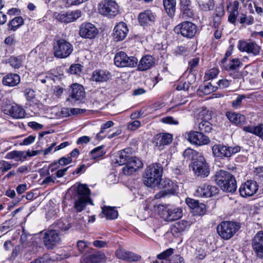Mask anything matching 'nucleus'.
<instances>
[{"label":"nucleus","instance_id":"f257e3e1","mask_svg":"<svg viewBox=\"0 0 263 263\" xmlns=\"http://www.w3.org/2000/svg\"><path fill=\"white\" fill-rule=\"evenodd\" d=\"M162 173L163 168L160 164L155 163L149 165L145 169L143 176L144 184L149 187L158 185L161 180Z\"/></svg>","mask_w":263,"mask_h":263},{"label":"nucleus","instance_id":"412c9836","mask_svg":"<svg viewBox=\"0 0 263 263\" xmlns=\"http://www.w3.org/2000/svg\"><path fill=\"white\" fill-rule=\"evenodd\" d=\"M81 16V11L77 10L71 12H64L58 13L55 18L57 20L61 22L69 23L72 22Z\"/></svg>","mask_w":263,"mask_h":263},{"label":"nucleus","instance_id":"423d86ee","mask_svg":"<svg viewBox=\"0 0 263 263\" xmlns=\"http://www.w3.org/2000/svg\"><path fill=\"white\" fill-rule=\"evenodd\" d=\"M98 11L100 14L111 18L119 13V6L114 1L104 0L99 4Z\"/></svg>","mask_w":263,"mask_h":263},{"label":"nucleus","instance_id":"f3484780","mask_svg":"<svg viewBox=\"0 0 263 263\" xmlns=\"http://www.w3.org/2000/svg\"><path fill=\"white\" fill-rule=\"evenodd\" d=\"M142 166L143 163L139 158L132 157L126 165L122 168V172L125 175H130Z\"/></svg>","mask_w":263,"mask_h":263},{"label":"nucleus","instance_id":"774afa93","mask_svg":"<svg viewBox=\"0 0 263 263\" xmlns=\"http://www.w3.org/2000/svg\"><path fill=\"white\" fill-rule=\"evenodd\" d=\"M187 51V48L183 46H178L174 50L176 55H180L185 53Z\"/></svg>","mask_w":263,"mask_h":263},{"label":"nucleus","instance_id":"6e6d98bb","mask_svg":"<svg viewBox=\"0 0 263 263\" xmlns=\"http://www.w3.org/2000/svg\"><path fill=\"white\" fill-rule=\"evenodd\" d=\"M24 93L27 100L29 101H32L35 97L34 91L31 89H26Z\"/></svg>","mask_w":263,"mask_h":263},{"label":"nucleus","instance_id":"37998d69","mask_svg":"<svg viewBox=\"0 0 263 263\" xmlns=\"http://www.w3.org/2000/svg\"><path fill=\"white\" fill-rule=\"evenodd\" d=\"M114 123L111 121H109L106 122L105 123L102 125L101 127V130L99 133L97 134L96 135V137L97 139L101 140L102 139L103 136H101V134H103L104 132V130L107 128H109L112 127L114 125Z\"/></svg>","mask_w":263,"mask_h":263},{"label":"nucleus","instance_id":"c85d7f7f","mask_svg":"<svg viewBox=\"0 0 263 263\" xmlns=\"http://www.w3.org/2000/svg\"><path fill=\"white\" fill-rule=\"evenodd\" d=\"M2 83L5 86H15L20 83V77L16 73H8L3 77Z\"/></svg>","mask_w":263,"mask_h":263},{"label":"nucleus","instance_id":"dca6fc26","mask_svg":"<svg viewBox=\"0 0 263 263\" xmlns=\"http://www.w3.org/2000/svg\"><path fill=\"white\" fill-rule=\"evenodd\" d=\"M98 33L96 26L89 23H83L80 27V35L86 39H91L94 38Z\"/></svg>","mask_w":263,"mask_h":263},{"label":"nucleus","instance_id":"8fccbe9b","mask_svg":"<svg viewBox=\"0 0 263 263\" xmlns=\"http://www.w3.org/2000/svg\"><path fill=\"white\" fill-rule=\"evenodd\" d=\"M241 64V62L238 59H233L230 64L229 68L227 69L230 70H234L237 69L238 67H240Z\"/></svg>","mask_w":263,"mask_h":263},{"label":"nucleus","instance_id":"473e14b6","mask_svg":"<svg viewBox=\"0 0 263 263\" xmlns=\"http://www.w3.org/2000/svg\"><path fill=\"white\" fill-rule=\"evenodd\" d=\"M110 77V73L108 72L96 70L92 73V79L96 82H103L108 80Z\"/></svg>","mask_w":263,"mask_h":263},{"label":"nucleus","instance_id":"20e7f679","mask_svg":"<svg viewBox=\"0 0 263 263\" xmlns=\"http://www.w3.org/2000/svg\"><path fill=\"white\" fill-rule=\"evenodd\" d=\"M73 50L72 45L64 39L55 40L53 45L54 55L58 58H67L71 54Z\"/></svg>","mask_w":263,"mask_h":263},{"label":"nucleus","instance_id":"052dcab7","mask_svg":"<svg viewBox=\"0 0 263 263\" xmlns=\"http://www.w3.org/2000/svg\"><path fill=\"white\" fill-rule=\"evenodd\" d=\"M219 73V70L217 69L212 68L210 69L206 74L207 79H213L215 78Z\"/></svg>","mask_w":263,"mask_h":263},{"label":"nucleus","instance_id":"3c124183","mask_svg":"<svg viewBox=\"0 0 263 263\" xmlns=\"http://www.w3.org/2000/svg\"><path fill=\"white\" fill-rule=\"evenodd\" d=\"M174 250L170 248L162 252L161 253L157 255V258L160 260L166 259L173 253Z\"/></svg>","mask_w":263,"mask_h":263},{"label":"nucleus","instance_id":"2eb2a0df","mask_svg":"<svg viewBox=\"0 0 263 263\" xmlns=\"http://www.w3.org/2000/svg\"><path fill=\"white\" fill-rule=\"evenodd\" d=\"M85 97V91L83 86L78 84H73L71 86L70 95L67 101L74 103L77 101L81 100Z\"/></svg>","mask_w":263,"mask_h":263},{"label":"nucleus","instance_id":"9d476101","mask_svg":"<svg viewBox=\"0 0 263 263\" xmlns=\"http://www.w3.org/2000/svg\"><path fill=\"white\" fill-rule=\"evenodd\" d=\"M43 240L47 249L53 250L60 245L62 238L60 233L57 230H51L44 233Z\"/></svg>","mask_w":263,"mask_h":263},{"label":"nucleus","instance_id":"a19ab883","mask_svg":"<svg viewBox=\"0 0 263 263\" xmlns=\"http://www.w3.org/2000/svg\"><path fill=\"white\" fill-rule=\"evenodd\" d=\"M238 20L240 24H246L248 25H252L254 22V18L252 16L247 15L245 14H241Z\"/></svg>","mask_w":263,"mask_h":263},{"label":"nucleus","instance_id":"0e129e2a","mask_svg":"<svg viewBox=\"0 0 263 263\" xmlns=\"http://www.w3.org/2000/svg\"><path fill=\"white\" fill-rule=\"evenodd\" d=\"M77 247L80 252H83L87 247V242L83 240H79L77 242Z\"/></svg>","mask_w":263,"mask_h":263},{"label":"nucleus","instance_id":"b1692460","mask_svg":"<svg viewBox=\"0 0 263 263\" xmlns=\"http://www.w3.org/2000/svg\"><path fill=\"white\" fill-rule=\"evenodd\" d=\"M128 32V29L125 23H119L115 27L113 32V37L116 41L124 40Z\"/></svg>","mask_w":263,"mask_h":263},{"label":"nucleus","instance_id":"09e8293b","mask_svg":"<svg viewBox=\"0 0 263 263\" xmlns=\"http://www.w3.org/2000/svg\"><path fill=\"white\" fill-rule=\"evenodd\" d=\"M256 173L255 179L258 181V183L263 185V167H260L256 168Z\"/></svg>","mask_w":263,"mask_h":263},{"label":"nucleus","instance_id":"79ce46f5","mask_svg":"<svg viewBox=\"0 0 263 263\" xmlns=\"http://www.w3.org/2000/svg\"><path fill=\"white\" fill-rule=\"evenodd\" d=\"M103 148V146H100L92 149L90 152L91 157L95 159L103 156L105 154Z\"/></svg>","mask_w":263,"mask_h":263},{"label":"nucleus","instance_id":"4be33fe9","mask_svg":"<svg viewBox=\"0 0 263 263\" xmlns=\"http://www.w3.org/2000/svg\"><path fill=\"white\" fill-rule=\"evenodd\" d=\"M115 256L118 259L128 261H137L141 259L140 255L122 248H119L116 250Z\"/></svg>","mask_w":263,"mask_h":263},{"label":"nucleus","instance_id":"ea45409f","mask_svg":"<svg viewBox=\"0 0 263 263\" xmlns=\"http://www.w3.org/2000/svg\"><path fill=\"white\" fill-rule=\"evenodd\" d=\"M198 129L202 133H209L212 130V125L209 122L203 120L199 123Z\"/></svg>","mask_w":263,"mask_h":263},{"label":"nucleus","instance_id":"4468645a","mask_svg":"<svg viewBox=\"0 0 263 263\" xmlns=\"http://www.w3.org/2000/svg\"><path fill=\"white\" fill-rule=\"evenodd\" d=\"M258 189L257 182L253 180H248L242 184L239 189L240 195L243 197L253 196Z\"/></svg>","mask_w":263,"mask_h":263},{"label":"nucleus","instance_id":"338daca9","mask_svg":"<svg viewBox=\"0 0 263 263\" xmlns=\"http://www.w3.org/2000/svg\"><path fill=\"white\" fill-rule=\"evenodd\" d=\"M35 139V136L30 135L28 137L26 138L25 139H24L22 144L24 145H29L32 143L34 141Z\"/></svg>","mask_w":263,"mask_h":263},{"label":"nucleus","instance_id":"5701e85b","mask_svg":"<svg viewBox=\"0 0 263 263\" xmlns=\"http://www.w3.org/2000/svg\"><path fill=\"white\" fill-rule=\"evenodd\" d=\"M155 18L156 15L155 14L148 10L140 13L138 16L139 22L143 27L154 24Z\"/></svg>","mask_w":263,"mask_h":263},{"label":"nucleus","instance_id":"cd10ccee","mask_svg":"<svg viewBox=\"0 0 263 263\" xmlns=\"http://www.w3.org/2000/svg\"><path fill=\"white\" fill-rule=\"evenodd\" d=\"M131 149L129 148H125L118 152L116 158V163L120 165H126L128 161L132 157L130 156Z\"/></svg>","mask_w":263,"mask_h":263},{"label":"nucleus","instance_id":"393cba45","mask_svg":"<svg viewBox=\"0 0 263 263\" xmlns=\"http://www.w3.org/2000/svg\"><path fill=\"white\" fill-rule=\"evenodd\" d=\"M105 255L103 253L96 252L92 254H84L81 259V263H99L104 260Z\"/></svg>","mask_w":263,"mask_h":263},{"label":"nucleus","instance_id":"49530a36","mask_svg":"<svg viewBox=\"0 0 263 263\" xmlns=\"http://www.w3.org/2000/svg\"><path fill=\"white\" fill-rule=\"evenodd\" d=\"M82 70V66L79 64H72L69 68L68 72L72 74H79Z\"/></svg>","mask_w":263,"mask_h":263},{"label":"nucleus","instance_id":"c756f323","mask_svg":"<svg viewBox=\"0 0 263 263\" xmlns=\"http://www.w3.org/2000/svg\"><path fill=\"white\" fill-rule=\"evenodd\" d=\"M173 140V136L168 133L157 134L154 138V142L156 146H160L170 144Z\"/></svg>","mask_w":263,"mask_h":263},{"label":"nucleus","instance_id":"bf43d9fd","mask_svg":"<svg viewBox=\"0 0 263 263\" xmlns=\"http://www.w3.org/2000/svg\"><path fill=\"white\" fill-rule=\"evenodd\" d=\"M229 15L228 16V21L232 24H235L236 21V18L238 15V12L229 11Z\"/></svg>","mask_w":263,"mask_h":263},{"label":"nucleus","instance_id":"1a4fd4ad","mask_svg":"<svg viewBox=\"0 0 263 263\" xmlns=\"http://www.w3.org/2000/svg\"><path fill=\"white\" fill-rule=\"evenodd\" d=\"M174 30L177 34L183 37L191 39L197 32V26L191 22H183L175 27Z\"/></svg>","mask_w":263,"mask_h":263},{"label":"nucleus","instance_id":"864d4df0","mask_svg":"<svg viewBox=\"0 0 263 263\" xmlns=\"http://www.w3.org/2000/svg\"><path fill=\"white\" fill-rule=\"evenodd\" d=\"M217 89V87L212 86L211 83H209L203 87L202 89L203 92L205 94H209L211 92L215 91Z\"/></svg>","mask_w":263,"mask_h":263},{"label":"nucleus","instance_id":"a18cd8bd","mask_svg":"<svg viewBox=\"0 0 263 263\" xmlns=\"http://www.w3.org/2000/svg\"><path fill=\"white\" fill-rule=\"evenodd\" d=\"M54 227L60 230L66 231L71 227V225L67 221L64 222L62 220H58L54 223Z\"/></svg>","mask_w":263,"mask_h":263},{"label":"nucleus","instance_id":"e433bc0d","mask_svg":"<svg viewBox=\"0 0 263 263\" xmlns=\"http://www.w3.org/2000/svg\"><path fill=\"white\" fill-rule=\"evenodd\" d=\"M183 155L185 158L191 159L193 163L195 159L198 158L202 154L193 149L189 148L184 151Z\"/></svg>","mask_w":263,"mask_h":263},{"label":"nucleus","instance_id":"c03bdc74","mask_svg":"<svg viewBox=\"0 0 263 263\" xmlns=\"http://www.w3.org/2000/svg\"><path fill=\"white\" fill-rule=\"evenodd\" d=\"M260 124L256 126H247L243 127L244 131L255 134L259 136Z\"/></svg>","mask_w":263,"mask_h":263},{"label":"nucleus","instance_id":"de8ad7c7","mask_svg":"<svg viewBox=\"0 0 263 263\" xmlns=\"http://www.w3.org/2000/svg\"><path fill=\"white\" fill-rule=\"evenodd\" d=\"M205 205L203 203H199L197 206L192 211L194 215H201L205 213Z\"/></svg>","mask_w":263,"mask_h":263},{"label":"nucleus","instance_id":"0eeeda50","mask_svg":"<svg viewBox=\"0 0 263 263\" xmlns=\"http://www.w3.org/2000/svg\"><path fill=\"white\" fill-rule=\"evenodd\" d=\"M241 147L238 145L229 146L223 144H215L212 147L213 154L221 158H229L240 152Z\"/></svg>","mask_w":263,"mask_h":263},{"label":"nucleus","instance_id":"72a5a7b5","mask_svg":"<svg viewBox=\"0 0 263 263\" xmlns=\"http://www.w3.org/2000/svg\"><path fill=\"white\" fill-rule=\"evenodd\" d=\"M102 214L107 219L112 220L117 218L118 212L115 207L104 206L102 208Z\"/></svg>","mask_w":263,"mask_h":263},{"label":"nucleus","instance_id":"69168bd1","mask_svg":"<svg viewBox=\"0 0 263 263\" xmlns=\"http://www.w3.org/2000/svg\"><path fill=\"white\" fill-rule=\"evenodd\" d=\"M140 125L141 123L139 121L135 120L128 124V128L130 130H134L138 128Z\"/></svg>","mask_w":263,"mask_h":263},{"label":"nucleus","instance_id":"aec40b11","mask_svg":"<svg viewBox=\"0 0 263 263\" xmlns=\"http://www.w3.org/2000/svg\"><path fill=\"white\" fill-rule=\"evenodd\" d=\"M187 140L191 143L197 145H202L208 144L209 138L201 132H193L187 134Z\"/></svg>","mask_w":263,"mask_h":263},{"label":"nucleus","instance_id":"ddd939ff","mask_svg":"<svg viewBox=\"0 0 263 263\" xmlns=\"http://www.w3.org/2000/svg\"><path fill=\"white\" fill-rule=\"evenodd\" d=\"M251 246L255 256L263 259V231L258 232L252 240Z\"/></svg>","mask_w":263,"mask_h":263},{"label":"nucleus","instance_id":"f03ea898","mask_svg":"<svg viewBox=\"0 0 263 263\" xmlns=\"http://www.w3.org/2000/svg\"><path fill=\"white\" fill-rule=\"evenodd\" d=\"M215 181L223 191L233 193L237 189L235 178L227 171H217L215 175Z\"/></svg>","mask_w":263,"mask_h":263},{"label":"nucleus","instance_id":"58836bf2","mask_svg":"<svg viewBox=\"0 0 263 263\" xmlns=\"http://www.w3.org/2000/svg\"><path fill=\"white\" fill-rule=\"evenodd\" d=\"M25 152L23 151H13L7 153L5 158L7 159H15L16 160H21L22 157L24 158Z\"/></svg>","mask_w":263,"mask_h":263},{"label":"nucleus","instance_id":"f704fd0d","mask_svg":"<svg viewBox=\"0 0 263 263\" xmlns=\"http://www.w3.org/2000/svg\"><path fill=\"white\" fill-rule=\"evenodd\" d=\"M163 3L168 15L171 17L174 16L175 12V0H163Z\"/></svg>","mask_w":263,"mask_h":263},{"label":"nucleus","instance_id":"5fc2aeb1","mask_svg":"<svg viewBox=\"0 0 263 263\" xmlns=\"http://www.w3.org/2000/svg\"><path fill=\"white\" fill-rule=\"evenodd\" d=\"M246 98L245 95H239L235 100H234L232 102V105L233 107L237 108L241 106L242 100Z\"/></svg>","mask_w":263,"mask_h":263},{"label":"nucleus","instance_id":"a878e982","mask_svg":"<svg viewBox=\"0 0 263 263\" xmlns=\"http://www.w3.org/2000/svg\"><path fill=\"white\" fill-rule=\"evenodd\" d=\"M192 220H181L176 222L171 228L172 233L175 236L184 231L192 224Z\"/></svg>","mask_w":263,"mask_h":263},{"label":"nucleus","instance_id":"f8f14e48","mask_svg":"<svg viewBox=\"0 0 263 263\" xmlns=\"http://www.w3.org/2000/svg\"><path fill=\"white\" fill-rule=\"evenodd\" d=\"M239 50L253 56L259 55L261 47L254 41H239L237 45Z\"/></svg>","mask_w":263,"mask_h":263},{"label":"nucleus","instance_id":"6ab92c4d","mask_svg":"<svg viewBox=\"0 0 263 263\" xmlns=\"http://www.w3.org/2000/svg\"><path fill=\"white\" fill-rule=\"evenodd\" d=\"M218 189L215 186L209 184H203L198 187L195 192V195L200 197H211L218 193Z\"/></svg>","mask_w":263,"mask_h":263},{"label":"nucleus","instance_id":"7ed1b4c3","mask_svg":"<svg viewBox=\"0 0 263 263\" xmlns=\"http://www.w3.org/2000/svg\"><path fill=\"white\" fill-rule=\"evenodd\" d=\"M77 197L74 199V209L77 212L82 211L86 207L87 204L93 205L90 198V191L85 184H80L77 189Z\"/></svg>","mask_w":263,"mask_h":263},{"label":"nucleus","instance_id":"13d9d810","mask_svg":"<svg viewBox=\"0 0 263 263\" xmlns=\"http://www.w3.org/2000/svg\"><path fill=\"white\" fill-rule=\"evenodd\" d=\"M186 203L192 210V211H193L196 206H197V205L199 203L198 201L189 198L186 199Z\"/></svg>","mask_w":263,"mask_h":263},{"label":"nucleus","instance_id":"a211bd4d","mask_svg":"<svg viewBox=\"0 0 263 263\" xmlns=\"http://www.w3.org/2000/svg\"><path fill=\"white\" fill-rule=\"evenodd\" d=\"M182 216V210L179 208H165L161 213L162 217L165 220L169 221L177 220Z\"/></svg>","mask_w":263,"mask_h":263},{"label":"nucleus","instance_id":"680f3d73","mask_svg":"<svg viewBox=\"0 0 263 263\" xmlns=\"http://www.w3.org/2000/svg\"><path fill=\"white\" fill-rule=\"evenodd\" d=\"M199 60L198 58H196L194 59H193L189 63V68L190 70V71L191 72L195 67H196L198 63H199Z\"/></svg>","mask_w":263,"mask_h":263},{"label":"nucleus","instance_id":"c9c22d12","mask_svg":"<svg viewBox=\"0 0 263 263\" xmlns=\"http://www.w3.org/2000/svg\"><path fill=\"white\" fill-rule=\"evenodd\" d=\"M24 23V20L21 16H16L13 18L8 24V29L12 31H16Z\"/></svg>","mask_w":263,"mask_h":263},{"label":"nucleus","instance_id":"6e6552de","mask_svg":"<svg viewBox=\"0 0 263 263\" xmlns=\"http://www.w3.org/2000/svg\"><path fill=\"white\" fill-rule=\"evenodd\" d=\"M194 174L198 177L205 178L210 174V168L204 156L201 155L192 163Z\"/></svg>","mask_w":263,"mask_h":263},{"label":"nucleus","instance_id":"4d7b16f0","mask_svg":"<svg viewBox=\"0 0 263 263\" xmlns=\"http://www.w3.org/2000/svg\"><path fill=\"white\" fill-rule=\"evenodd\" d=\"M50 80V78L45 74H40L36 78V82L39 83L45 84Z\"/></svg>","mask_w":263,"mask_h":263},{"label":"nucleus","instance_id":"9b49d317","mask_svg":"<svg viewBox=\"0 0 263 263\" xmlns=\"http://www.w3.org/2000/svg\"><path fill=\"white\" fill-rule=\"evenodd\" d=\"M114 62L119 67H134L137 65L138 60L134 57H128L124 52L120 51L116 54Z\"/></svg>","mask_w":263,"mask_h":263},{"label":"nucleus","instance_id":"4c0bfd02","mask_svg":"<svg viewBox=\"0 0 263 263\" xmlns=\"http://www.w3.org/2000/svg\"><path fill=\"white\" fill-rule=\"evenodd\" d=\"M24 59L23 56L11 57L9 59V63L13 68L18 69L22 66Z\"/></svg>","mask_w":263,"mask_h":263},{"label":"nucleus","instance_id":"e2e57ef3","mask_svg":"<svg viewBox=\"0 0 263 263\" xmlns=\"http://www.w3.org/2000/svg\"><path fill=\"white\" fill-rule=\"evenodd\" d=\"M162 122L166 124H171L174 125L178 124V122L176 120H175L174 118L172 117H166L165 118H162Z\"/></svg>","mask_w":263,"mask_h":263},{"label":"nucleus","instance_id":"2f4dec72","mask_svg":"<svg viewBox=\"0 0 263 263\" xmlns=\"http://www.w3.org/2000/svg\"><path fill=\"white\" fill-rule=\"evenodd\" d=\"M9 115L15 119H22L25 117L24 108L17 104L12 105L8 109Z\"/></svg>","mask_w":263,"mask_h":263},{"label":"nucleus","instance_id":"7c9ffc66","mask_svg":"<svg viewBox=\"0 0 263 263\" xmlns=\"http://www.w3.org/2000/svg\"><path fill=\"white\" fill-rule=\"evenodd\" d=\"M226 116L231 122L238 125H242L246 122L245 116L238 113L228 111L226 113Z\"/></svg>","mask_w":263,"mask_h":263},{"label":"nucleus","instance_id":"bb28decb","mask_svg":"<svg viewBox=\"0 0 263 263\" xmlns=\"http://www.w3.org/2000/svg\"><path fill=\"white\" fill-rule=\"evenodd\" d=\"M155 63V58L149 55L143 56L140 60L138 65L139 71H145L154 66Z\"/></svg>","mask_w":263,"mask_h":263},{"label":"nucleus","instance_id":"39448f33","mask_svg":"<svg viewBox=\"0 0 263 263\" xmlns=\"http://www.w3.org/2000/svg\"><path fill=\"white\" fill-rule=\"evenodd\" d=\"M240 227L239 223L223 221L217 227V232L222 238L228 240L234 235Z\"/></svg>","mask_w":263,"mask_h":263},{"label":"nucleus","instance_id":"603ef678","mask_svg":"<svg viewBox=\"0 0 263 263\" xmlns=\"http://www.w3.org/2000/svg\"><path fill=\"white\" fill-rule=\"evenodd\" d=\"M0 164V171H2L3 173H4L10 170L12 166V165L11 164L4 160L1 161Z\"/></svg>","mask_w":263,"mask_h":263}]
</instances>
